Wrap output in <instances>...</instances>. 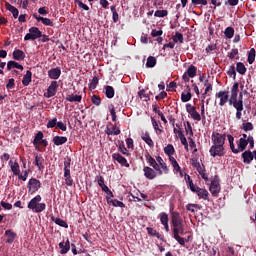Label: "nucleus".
<instances>
[{"label":"nucleus","mask_w":256,"mask_h":256,"mask_svg":"<svg viewBox=\"0 0 256 256\" xmlns=\"http://www.w3.org/2000/svg\"><path fill=\"white\" fill-rule=\"evenodd\" d=\"M91 101L93 103V105H96V107H99V105H101V98L98 95H93L91 97Z\"/></svg>","instance_id":"052dcab7"},{"label":"nucleus","mask_w":256,"mask_h":256,"mask_svg":"<svg viewBox=\"0 0 256 256\" xmlns=\"http://www.w3.org/2000/svg\"><path fill=\"white\" fill-rule=\"evenodd\" d=\"M57 117L53 118L52 120H49L46 127L47 129H53L57 125Z\"/></svg>","instance_id":"338daca9"},{"label":"nucleus","mask_w":256,"mask_h":256,"mask_svg":"<svg viewBox=\"0 0 256 256\" xmlns=\"http://www.w3.org/2000/svg\"><path fill=\"white\" fill-rule=\"evenodd\" d=\"M58 88H59V85L57 84V81H52L50 86L47 89L46 97L48 99H51V97H55V95H57V89Z\"/></svg>","instance_id":"ddd939ff"},{"label":"nucleus","mask_w":256,"mask_h":256,"mask_svg":"<svg viewBox=\"0 0 256 256\" xmlns=\"http://www.w3.org/2000/svg\"><path fill=\"white\" fill-rule=\"evenodd\" d=\"M197 76V67L194 65H190L187 69V71L183 74L182 79L185 81V83H189L190 78L193 79V77Z\"/></svg>","instance_id":"1a4fd4ad"},{"label":"nucleus","mask_w":256,"mask_h":256,"mask_svg":"<svg viewBox=\"0 0 256 256\" xmlns=\"http://www.w3.org/2000/svg\"><path fill=\"white\" fill-rule=\"evenodd\" d=\"M156 161H157L159 167L162 169V173L167 175L169 173V168L167 167V163H165V161L163 160V158L161 156H157Z\"/></svg>","instance_id":"5701e85b"},{"label":"nucleus","mask_w":256,"mask_h":256,"mask_svg":"<svg viewBox=\"0 0 256 256\" xmlns=\"http://www.w3.org/2000/svg\"><path fill=\"white\" fill-rule=\"evenodd\" d=\"M191 5L197 7L198 5H207V0H191Z\"/></svg>","instance_id":"0e129e2a"},{"label":"nucleus","mask_w":256,"mask_h":256,"mask_svg":"<svg viewBox=\"0 0 256 256\" xmlns=\"http://www.w3.org/2000/svg\"><path fill=\"white\" fill-rule=\"evenodd\" d=\"M233 107L236 111H243V93L239 94V99L234 102Z\"/></svg>","instance_id":"7c9ffc66"},{"label":"nucleus","mask_w":256,"mask_h":256,"mask_svg":"<svg viewBox=\"0 0 256 256\" xmlns=\"http://www.w3.org/2000/svg\"><path fill=\"white\" fill-rule=\"evenodd\" d=\"M138 96L140 97V99H144V101H150V97L149 94L145 93V90L142 89L138 92Z\"/></svg>","instance_id":"bf43d9fd"},{"label":"nucleus","mask_w":256,"mask_h":256,"mask_svg":"<svg viewBox=\"0 0 256 256\" xmlns=\"http://www.w3.org/2000/svg\"><path fill=\"white\" fill-rule=\"evenodd\" d=\"M64 177L68 187H73V178L71 177V157L64 159Z\"/></svg>","instance_id":"0eeeda50"},{"label":"nucleus","mask_w":256,"mask_h":256,"mask_svg":"<svg viewBox=\"0 0 256 256\" xmlns=\"http://www.w3.org/2000/svg\"><path fill=\"white\" fill-rule=\"evenodd\" d=\"M41 37H43V32L33 26L29 29V33L25 35L24 41H35L36 39H41Z\"/></svg>","instance_id":"6e6552de"},{"label":"nucleus","mask_w":256,"mask_h":256,"mask_svg":"<svg viewBox=\"0 0 256 256\" xmlns=\"http://www.w3.org/2000/svg\"><path fill=\"white\" fill-rule=\"evenodd\" d=\"M51 219L56 225H59V227H64V229H69V224H67L65 220L61 218H55V217H52Z\"/></svg>","instance_id":"f704fd0d"},{"label":"nucleus","mask_w":256,"mask_h":256,"mask_svg":"<svg viewBox=\"0 0 256 256\" xmlns=\"http://www.w3.org/2000/svg\"><path fill=\"white\" fill-rule=\"evenodd\" d=\"M151 121H152V125H153V128L158 131L159 133H163V129H160L159 128V125L161 127V122H157L155 121V118H151Z\"/></svg>","instance_id":"4d7b16f0"},{"label":"nucleus","mask_w":256,"mask_h":256,"mask_svg":"<svg viewBox=\"0 0 256 256\" xmlns=\"http://www.w3.org/2000/svg\"><path fill=\"white\" fill-rule=\"evenodd\" d=\"M110 9L112 12L113 23H117V21H119V13H117V9L115 8V6H111Z\"/></svg>","instance_id":"8fccbe9b"},{"label":"nucleus","mask_w":256,"mask_h":256,"mask_svg":"<svg viewBox=\"0 0 256 256\" xmlns=\"http://www.w3.org/2000/svg\"><path fill=\"white\" fill-rule=\"evenodd\" d=\"M141 139L146 142L148 147H151V148L155 147V143L153 142V139H151V136L149 135V132H146L145 134H143L141 136Z\"/></svg>","instance_id":"473e14b6"},{"label":"nucleus","mask_w":256,"mask_h":256,"mask_svg":"<svg viewBox=\"0 0 256 256\" xmlns=\"http://www.w3.org/2000/svg\"><path fill=\"white\" fill-rule=\"evenodd\" d=\"M112 159L114 161H117V163L122 165V167H129V162H127V159L125 157L121 156V154H119V153H113Z\"/></svg>","instance_id":"2eb2a0df"},{"label":"nucleus","mask_w":256,"mask_h":256,"mask_svg":"<svg viewBox=\"0 0 256 256\" xmlns=\"http://www.w3.org/2000/svg\"><path fill=\"white\" fill-rule=\"evenodd\" d=\"M75 5H78L79 9H83L84 11H89V6H87L86 4H84L82 1L80 0H75Z\"/></svg>","instance_id":"e2e57ef3"},{"label":"nucleus","mask_w":256,"mask_h":256,"mask_svg":"<svg viewBox=\"0 0 256 256\" xmlns=\"http://www.w3.org/2000/svg\"><path fill=\"white\" fill-rule=\"evenodd\" d=\"M209 191L213 195V197H217V195H219V193H221V185L219 184V182H217V180H213L211 182Z\"/></svg>","instance_id":"4468645a"},{"label":"nucleus","mask_w":256,"mask_h":256,"mask_svg":"<svg viewBox=\"0 0 256 256\" xmlns=\"http://www.w3.org/2000/svg\"><path fill=\"white\" fill-rule=\"evenodd\" d=\"M192 97H193V95L191 94V89H189L187 94H185V93L181 94V101H182V103H187V102L191 101Z\"/></svg>","instance_id":"a18cd8bd"},{"label":"nucleus","mask_w":256,"mask_h":256,"mask_svg":"<svg viewBox=\"0 0 256 256\" xmlns=\"http://www.w3.org/2000/svg\"><path fill=\"white\" fill-rule=\"evenodd\" d=\"M29 193L33 195V193H37L39 189H41V181L37 180V178H31L28 182Z\"/></svg>","instance_id":"9d476101"},{"label":"nucleus","mask_w":256,"mask_h":256,"mask_svg":"<svg viewBox=\"0 0 256 256\" xmlns=\"http://www.w3.org/2000/svg\"><path fill=\"white\" fill-rule=\"evenodd\" d=\"M82 99L83 96L81 95L70 94L66 96V101H69V103H81Z\"/></svg>","instance_id":"cd10ccee"},{"label":"nucleus","mask_w":256,"mask_h":256,"mask_svg":"<svg viewBox=\"0 0 256 256\" xmlns=\"http://www.w3.org/2000/svg\"><path fill=\"white\" fill-rule=\"evenodd\" d=\"M12 57H13V59H15V61H24L25 60V52H23V50L16 49L13 51Z\"/></svg>","instance_id":"393cba45"},{"label":"nucleus","mask_w":256,"mask_h":256,"mask_svg":"<svg viewBox=\"0 0 256 256\" xmlns=\"http://www.w3.org/2000/svg\"><path fill=\"white\" fill-rule=\"evenodd\" d=\"M199 175H201L202 179H204V181H209V176L207 175V173H205V167H201L197 170Z\"/></svg>","instance_id":"6e6d98bb"},{"label":"nucleus","mask_w":256,"mask_h":256,"mask_svg":"<svg viewBox=\"0 0 256 256\" xmlns=\"http://www.w3.org/2000/svg\"><path fill=\"white\" fill-rule=\"evenodd\" d=\"M11 69H20V71H23V65L19 64L16 61H8L7 63V71H11Z\"/></svg>","instance_id":"bb28decb"},{"label":"nucleus","mask_w":256,"mask_h":256,"mask_svg":"<svg viewBox=\"0 0 256 256\" xmlns=\"http://www.w3.org/2000/svg\"><path fill=\"white\" fill-rule=\"evenodd\" d=\"M247 61L249 65H253V63H255V48L250 49Z\"/></svg>","instance_id":"c03bdc74"},{"label":"nucleus","mask_w":256,"mask_h":256,"mask_svg":"<svg viewBox=\"0 0 256 256\" xmlns=\"http://www.w3.org/2000/svg\"><path fill=\"white\" fill-rule=\"evenodd\" d=\"M168 15H169V11L167 10H157L154 13V17H160V18L167 17Z\"/></svg>","instance_id":"864d4df0"},{"label":"nucleus","mask_w":256,"mask_h":256,"mask_svg":"<svg viewBox=\"0 0 256 256\" xmlns=\"http://www.w3.org/2000/svg\"><path fill=\"white\" fill-rule=\"evenodd\" d=\"M236 71L239 73V75H245L247 73V68L245 67V64L243 62H238L236 64Z\"/></svg>","instance_id":"e433bc0d"},{"label":"nucleus","mask_w":256,"mask_h":256,"mask_svg":"<svg viewBox=\"0 0 256 256\" xmlns=\"http://www.w3.org/2000/svg\"><path fill=\"white\" fill-rule=\"evenodd\" d=\"M227 139H228V143L230 145V149L232 151V153H239L240 151L243 152L245 151V149H247V139L245 138H240L238 141V148H235V138L233 137V135L228 134L227 135Z\"/></svg>","instance_id":"423d86ee"},{"label":"nucleus","mask_w":256,"mask_h":256,"mask_svg":"<svg viewBox=\"0 0 256 256\" xmlns=\"http://www.w3.org/2000/svg\"><path fill=\"white\" fill-rule=\"evenodd\" d=\"M160 223L161 225H166L167 223H169V214H167L166 212H161Z\"/></svg>","instance_id":"de8ad7c7"},{"label":"nucleus","mask_w":256,"mask_h":256,"mask_svg":"<svg viewBox=\"0 0 256 256\" xmlns=\"http://www.w3.org/2000/svg\"><path fill=\"white\" fill-rule=\"evenodd\" d=\"M43 141V132L39 131L33 140V145H39Z\"/></svg>","instance_id":"3c124183"},{"label":"nucleus","mask_w":256,"mask_h":256,"mask_svg":"<svg viewBox=\"0 0 256 256\" xmlns=\"http://www.w3.org/2000/svg\"><path fill=\"white\" fill-rule=\"evenodd\" d=\"M146 231H147L148 235H150V237H156L157 239H162L161 234L159 232H157V230H155L154 228L147 227Z\"/></svg>","instance_id":"ea45409f"},{"label":"nucleus","mask_w":256,"mask_h":256,"mask_svg":"<svg viewBox=\"0 0 256 256\" xmlns=\"http://www.w3.org/2000/svg\"><path fill=\"white\" fill-rule=\"evenodd\" d=\"M199 197V199H203L204 201H209V191L205 188H197L194 192Z\"/></svg>","instance_id":"a211bd4d"},{"label":"nucleus","mask_w":256,"mask_h":256,"mask_svg":"<svg viewBox=\"0 0 256 256\" xmlns=\"http://www.w3.org/2000/svg\"><path fill=\"white\" fill-rule=\"evenodd\" d=\"M242 159H243V163L250 165L251 161L255 159V154H253V152H251L250 150H247L244 153H242Z\"/></svg>","instance_id":"6ab92c4d"},{"label":"nucleus","mask_w":256,"mask_h":256,"mask_svg":"<svg viewBox=\"0 0 256 256\" xmlns=\"http://www.w3.org/2000/svg\"><path fill=\"white\" fill-rule=\"evenodd\" d=\"M228 59H231V61H239V49L233 48L231 51L227 52Z\"/></svg>","instance_id":"b1692460"},{"label":"nucleus","mask_w":256,"mask_h":256,"mask_svg":"<svg viewBox=\"0 0 256 256\" xmlns=\"http://www.w3.org/2000/svg\"><path fill=\"white\" fill-rule=\"evenodd\" d=\"M242 129L244 131H253V124L251 122L243 123Z\"/></svg>","instance_id":"774afa93"},{"label":"nucleus","mask_w":256,"mask_h":256,"mask_svg":"<svg viewBox=\"0 0 256 256\" xmlns=\"http://www.w3.org/2000/svg\"><path fill=\"white\" fill-rule=\"evenodd\" d=\"M172 39L174 43H183L184 41L183 34H181V32H176Z\"/></svg>","instance_id":"09e8293b"},{"label":"nucleus","mask_w":256,"mask_h":256,"mask_svg":"<svg viewBox=\"0 0 256 256\" xmlns=\"http://www.w3.org/2000/svg\"><path fill=\"white\" fill-rule=\"evenodd\" d=\"M8 165H9L13 175L18 176L21 173V169L19 167V162H17V161L13 162V160H10L8 162Z\"/></svg>","instance_id":"412c9836"},{"label":"nucleus","mask_w":256,"mask_h":256,"mask_svg":"<svg viewBox=\"0 0 256 256\" xmlns=\"http://www.w3.org/2000/svg\"><path fill=\"white\" fill-rule=\"evenodd\" d=\"M42 198L41 195H36L32 198L28 203V209H31L33 213H43L45 209H47V204L41 203Z\"/></svg>","instance_id":"39448f33"},{"label":"nucleus","mask_w":256,"mask_h":256,"mask_svg":"<svg viewBox=\"0 0 256 256\" xmlns=\"http://www.w3.org/2000/svg\"><path fill=\"white\" fill-rule=\"evenodd\" d=\"M213 145L210 147L209 153L211 157H223L225 155V141L227 134H221L219 132H213L212 136Z\"/></svg>","instance_id":"f03ea898"},{"label":"nucleus","mask_w":256,"mask_h":256,"mask_svg":"<svg viewBox=\"0 0 256 256\" xmlns=\"http://www.w3.org/2000/svg\"><path fill=\"white\" fill-rule=\"evenodd\" d=\"M5 7L7 11H10V13H12L14 19H17V17H19V10L15 6L11 5L9 2H6Z\"/></svg>","instance_id":"a878e982"},{"label":"nucleus","mask_w":256,"mask_h":256,"mask_svg":"<svg viewBox=\"0 0 256 256\" xmlns=\"http://www.w3.org/2000/svg\"><path fill=\"white\" fill-rule=\"evenodd\" d=\"M145 158H146L148 165H150V167H152L154 171H157L158 175H163V170H161V168L159 167V163H157V160H155V158H153V156L148 154L145 156Z\"/></svg>","instance_id":"9b49d317"},{"label":"nucleus","mask_w":256,"mask_h":256,"mask_svg":"<svg viewBox=\"0 0 256 256\" xmlns=\"http://www.w3.org/2000/svg\"><path fill=\"white\" fill-rule=\"evenodd\" d=\"M108 108L110 109V114L112 116V121H117V113L115 112V106L113 104H110L108 106Z\"/></svg>","instance_id":"13d9d810"},{"label":"nucleus","mask_w":256,"mask_h":256,"mask_svg":"<svg viewBox=\"0 0 256 256\" xmlns=\"http://www.w3.org/2000/svg\"><path fill=\"white\" fill-rule=\"evenodd\" d=\"M205 91L202 94L203 95V99H205L207 97V94L209 93V91H213V84L209 83V80L205 81Z\"/></svg>","instance_id":"49530a36"},{"label":"nucleus","mask_w":256,"mask_h":256,"mask_svg":"<svg viewBox=\"0 0 256 256\" xmlns=\"http://www.w3.org/2000/svg\"><path fill=\"white\" fill-rule=\"evenodd\" d=\"M64 245V250H60L61 255H66V253H69V251L71 250V242L69 241V239L66 240Z\"/></svg>","instance_id":"603ef678"},{"label":"nucleus","mask_w":256,"mask_h":256,"mask_svg":"<svg viewBox=\"0 0 256 256\" xmlns=\"http://www.w3.org/2000/svg\"><path fill=\"white\" fill-rule=\"evenodd\" d=\"M32 77H33V73L30 70H28L22 79V84L24 85V87L29 86V83H31Z\"/></svg>","instance_id":"c85d7f7f"},{"label":"nucleus","mask_w":256,"mask_h":256,"mask_svg":"<svg viewBox=\"0 0 256 256\" xmlns=\"http://www.w3.org/2000/svg\"><path fill=\"white\" fill-rule=\"evenodd\" d=\"M4 235L7 237L5 242L8 243V245H11L15 239H17V233L13 232L11 229L6 230Z\"/></svg>","instance_id":"f3484780"},{"label":"nucleus","mask_w":256,"mask_h":256,"mask_svg":"<svg viewBox=\"0 0 256 256\" xmlns=\"http://www.w3.org/2000/svg\"><path fill=\"white\" fill-rule=\"evenodd\" d=\"M97 85H99V78L94 76L89 84V89H97Z\"/></svg>","instance_id":"5fc2aeb1"},{"label":"nucleus","mask_w":256,"mask_h":256,"mask_svg":"<svg viewBox=\"0 0 256 256\" xmlns=\"http://www.w3.org/2000/svg\"><path fill=\"white\" fill-rule=\"evenodd\" d=\"M226 39H233L235 35V29L233 27H227L224 31Z\"/></svg>","instance_id":"a19ab883"},{"label":"nucleus","mask_w":256,"mask_h":256,"mask_svg":"<svg viewBox=\"0 0 256 256\" xmlns=\"http://www.w3.org/2000/svg\"><path fill=\"white\" fill-rule=\"evenodd\" d=\"M105 133L106 135H121V130L114 125L112 128L107 127Z\"/></svg>","instance_id":"72a5a7b5"},{"label":"nucleus","mask_w":256,"mask_h":256,"mask_svg":"<svg viewBox=\"0 0 256 256\" xmlns=\"http://www.w3.org/2000/svg\"><path fill=\"white\" fill-rule=\"evenodd\" d=\"M108 205H112L113 207H121L124 208L125 207V203L115 199H111L110 197H108Z\"/></svg>","instance_id":"4c0bfd02"},{"label":"nucleus","mask_w":256,"mask_h":256,"mask_svg":"<svg viewBox=\"0 0 256 256\" xmlns=\"http://www.w3.org/2000/svg\"><path fill=\"white\" fill-rule=\"evenodd\" d=\"M227 75L230 77H233V79H235L237 77V72L235 71V66L232 65L229 67Z\"/></svg>","instance_id":"680f3d73"},{"label":"nucleus","mask_w":256,"mask_h":256,"mask_svg":"<svg viewBox=\"0 0 256 256\" xmlns=\"http://www.w3.org/2000/svg\"><path fill=\"white\" fill-rule=\"evenodd\" d=\"M155 65H157V58L154 56H149L146 62L147 69H152V67H155Z\"/></svg>","instance_id":"58836bf2"},{"label":"nucleus","mask_w":256,"mask_h":256,"mask_svg":"<svg viewBox=\"0 0 256 256\" xmlns=\"http://www.w3.org/2000/svg\"><path fill=\"white\" fill-rule=\"evenodd\" d=\"M53 143L57 147H59V145H65V143H67V137H65V136H55L53 138Z\"/></svg>","instance_id":"2f4dec72"},{"label":"nucleus","mask_w":256,"mask_h":256,"mask_svg":"<svg viewBox=\"0 0 256 256\" xmlns=\"http://www.w3.org/2000/svg\"><path fill=\"white\" fill-rule=\"evenodd\" d=\"M105 95L108 99H113L115 97V89L113 86H105Z\"/></svg>","instance_id":"c9c22d12"},{"label":"nucleus","mask_w":256,"mask_h":256,"mask_svg":"<svg viewBox=\"0 0 256 256\" xmlns=\"http://www.w3.org/2000/svg\"><path fill=\"white\" fill-rule=\"evenodd\" d=\"M190 116L192 117V119L194 121H201V114H199V112H197V109H195Z\"/></svg>","instance_id":"69168bd1"},{"label":"nucleus","mask_w":256,"mask_h":256,"mask_svg":"<svg viewBox=\"0 0 256 256\" xmlns=\"http://www.w3.org/2000/svg\"><path fill=\"white\" fill-rule=\"evenodd\" d=\"M237 95H239V83L235 82L231 88L230 99H234V101H237Z\"/></svg>","instance_id":"c756f323"},{"label":"nucleus","mask_w":256,"mask_h":256,"mask_svg":"<svg viewBox=\"0 0 256 256\" xmlns=\"http://www.w3.org/2000/svg\"><path fill=\"white\" fill-rule=\"evenodd\" d=\"M97 182L99 187L102 189V191H107L109 189V187L107 185H105V179L103 178V176H97Z\"/></svg>","instance_id":"79ce46f5"},{"label":"nucleus","mask_w":256,"mask_h":256,"mask_svg":"<svg viewBox=\"0 0 256 256\" xmlns=\"http://www.w3.org/2000/svg\"><path fill=\"white\" fill-rule=\"evenodd\" d=\"M35 165L38 167L39 171H43L45 169V158L41 154L35 156Z\"/></svg>","instance_id":"aec40b11"},{"label":"nucleus","mask_w":256,"mask_h":256,"mask_svg":"<svg viewBox=\"0 0 256 256\" xmlns=\"http://www.w3.org/2000/svg\"><path fill=\"white\" fill-rule=\"evenodd\" d=\"M164 153L168 155V157H171V155H175V147H173L172 144H168L164 148Z\"/></svg>","instance_id":"37998d69"},{"label":"nucleus","mask_w":256,"mask_h":256,"mask_svg":"<svg viewBox=\"0 0 256 256\" xmlns=\"http://www.w3.org/2000/svg\"><path fill=\"white\" fill-rule=\"evenodd\" d=\"M143 171H144V177H146V179H149L150 181H152V179H155V177H157V172H155L153 168L149 166H144Z\"/></svg>","instance_id":"dca6fc26"},{"label":"nucleus","mask_w":256,"mask_h":256,"mask_svg":"<svg viewBox=\"0 0 256 256\" xmlns=\"http://www.w3.org/2000/svg\"><path fill=\"white\" fill-rule=\"evenodd\" d=\"M42 198L41 195H36L32 198L28 203V209H31L33 213H43L45 209H47V204L41 203Z\"/></svg>","instance_id":"7ed1b4c3"},{"label":"nucleus","mask_w":256,"mask_h":256,"mask_svg":"<svg viewBox=\"0 0 256 256\" xmlns=\"http://www.w3.org/2000/svg\"><path fill=\"white\" fill-rule=\"evenodd\" d=\"M48 77H50V79H54L57 80L61 77V68L57 67V68H52L48 71Z\"/></svg>","instance_id":"4be33fe9"},{"label":"nucleus","mask_w":256,"mask_h":256,"mask_svg":"<svg viewBox=\"0 0 256 256\" xmlns=\"http://www.w3.org/2000/svg\"><path fill=\"white\" fill-rule=\"evenodd\" d=\"M42 198L41 195H36L32 198L28 203V209H31L33 213H43L45 209H47V204L41 203Z\"/></svg>","instance_id":"20e7f679"},{"label":"nucleus","mask_w":256,"mask_h":256,"mask_svg":"<svg viewBox=\"0 0 256 256\" xmlns=\"http://www.w3.org/2000/svg\"><path fill=\"white\" fill-rule=\"evenodd\" d=\"M216 99H220V107H224V105L229 101V91H219L215 94Z\"/></svg>","instance_id":"f8f14e48"},{"label":"nucleus","mask_w":256,"mask_h":256,"mask_svg":"<svg viewBox=\"0 0 256 256\" xmlns=\"http://www.w3.org/2000/svg\"><path fill=\"white\" fill-rule=\"evenodd\" d=\"M171 225L173 238L179 245L185 247V238L181 237V235H185V224H183V218L179 212H171Z\"/></svg>","instance_id":"f257e3e1"}]
</instances>
